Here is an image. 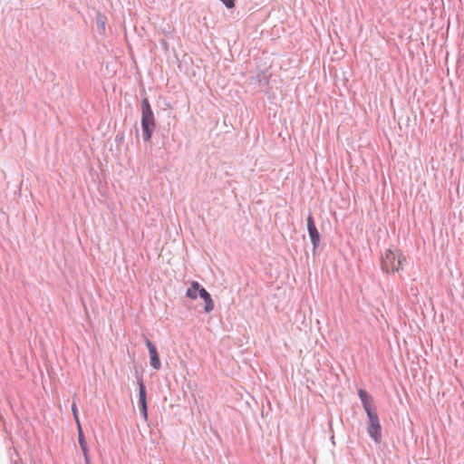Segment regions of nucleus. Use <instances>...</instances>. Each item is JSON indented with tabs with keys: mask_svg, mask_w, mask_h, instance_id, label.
<instances>
[{
	"mask_svg": "<svg viewBox=\"0 0 464 464\" xmlns=\"http://www.w3.org/2000/svg\"><path fill=\"white\" fill-rule=\"evenodd\" d=\"M141 110V130H142V139L144 142H148L151 140L152 134L156 128V121L154 117V112L151 109L150 103L147 97L141 100L140 103Z\"/></svg>",
	"mask_w": 464,
	"mask_h": 464,
	"instance_id": "1",
	"label": "nucleus"
},
{
	"mask_svg": "<svg viewBox=\"0 0 464 464\" xmlns=\"http://www.w3.org/2000/svg\"><path fill=\"white\" fill-rule=\"evenodd\" d=\"M406 262L405 256L400 251L386 250L382 256V270L386 273H395L402 269L403 263Z\"/></svg>",
	"mask_w": 464,
	"mask_h": 464,
	"instance_id": "2",
	"label": "nucleus"
},
{
	"mask_svg": "<svg viewBox=\"0 0 464 464\" xmlns=\"http://www.w3.org/2000/svg\"><path fill=\"white\" fill-rule=\"evenodd\" d=\"M369 419V423L367 427V432L371 439L374 440L376 443H380L382 440V426L380 423V420L376 411L371 412V414H366Z\"/></svg>",
	"mask_w": 464,
	"mask_h": 464,
	"instance_id": "3",
	"label": "nucleus"
},
{
	"mask_svg": "<svg viewBox=\"0 0 464 464\" xmlns=\"http://www.w3.org/2000/svg\"><path fill=\"white\" fill-rule=\"evenodd\" d=\"M137 382L139 385V409L140 411L145 420H148V405H147V392L146 386L143 382V380L140 376L137 377Z\"/></svg>",
	"mask_w": 464,
	"mask_h": 464,
	"instance_id": "4",
	"label": "nucleus"
},
{
	"mask_svg": "<svg viewBox=\"0 0 464 464\" xmlns=\"http://www.w3.org/2000/svg\"><path fill=\"white\" fill-rule=\"evenodd\" d=\"M308 235L313 245V253L315 255L316 248L320 243V233L315 226L313 215L310 213L306 218Z\"/></svg>",
	"mask_w": 464,
	"mask_h": 464,
	"instance_id": "5",
	"label": "nucleus"
},
{
	"mask_svg": "<svg viewBox=\"0 0 464 464\" xmlns=\"http://www.w3.org/2000/svg\"><path fill=\"white\" fill-rule=\"evenodd\" d=\"M145 343L149 350L150 365L152 366L153 369L160 370L161 367V362H160V355H159L156 346L148 338H146Z\"/></svg>",
	"mask_w": 464,
	"mask_h": 464,
	"instance_id": "6",
	"label": "nucleus"
},
{
	"mask_svg": "<svg viewBox=\"0 0 464 464\" xmlns=\"http://www.w3.org/2000/svg\"><path fill=\"white\" fill-rule=\"evenodd\" d=\"M358 396L362 401V407L366 412V414H371V412L376 411L375 407L372 405V397L363 389H360L358 391Z\"/></svg>",
	"mask_w": 464,
	"mask_h": 464,
	"instance_id": "7",
	"label": "nucleus"
},
{
	"mask_svg": "<svg viewBox=\"0 0 464 464\" xmlns=\"http://www.w3.org/2000/svg\"><path fill=\"white\" fill-rule=\"evenodd\" d=\"M203 286L197 281H192L190 286L186 291V296L190 299H197L200 295Z\"/></svg>",
	"mask_w": 464,
	"mask_h": 464,
	"instance_id": "8",
	"label": "nucleus"
},
{
	"mask_svg": "<svg viewBox=\"0 0 464 464\" xmlns=\"http://www.w3.org/2000/svg\"><path fill=\"white\" fill-rule=\"evenodd\" d=\"M200 298L203 299L205 304H204V311L205 313H210L214 309V302L211 297V295L205 289L201 290L200 292Z\"/></svg>",
	"mask_w": 464,
	"mask_h": 464,
	"instance_id": "9",
	"label": "nucleus"
},
{
	"mask_svg": "<svg viewBox=\"0 0 464 464\" xmlns=\"http://www.w3.org/2000/svg\"><path fill=\"white\" fill-rule=\"evenodd\" d=\"M78 441L83 456L89 455V449L81 424H79L78 428Z\"/></svg>",
	"mask_w": 464,
	"mask_h": 464,
	"instance_id": "10",
	"label": "nucleus"
},
{
	"mask_svg": "<svg viewBox=\"0 0 464 464\" xmlns=\"http://www.w3.org/2000/svg\"><path fill=\"white\" fill-rule=\"evenodd\" d=\"M72 411L73 417H74V419H75V420L77 422V426L79 427V424H81V423H80V420H79L77 406H76L75 403H73L72 405Z\"/></svg>",
	"mask_w": 464,
	"mask_h": 464,
	"instance_id": "11",
	"label": "nucleus"
},
{
	"mask_svg": "<svg viewBox=\"0 0 464 464\" xmlns=\"http://www.w3.org/2000/svg\"><path fill=\"white\" fill-rule=\"evenodd\" d=\"M97 25L99 28L104 30L105 29V21H104V17H102V16H98L97 18Z\"/></svg>",
	"mask_w": 464,
	"mask_h": 464,
	"instance_id": "12",
	"label": "nucleus"
},
{
	"mask_svg": "<svg viewBox=\"0 0 464 464\" xmlns=\"http://www.w3.org/2000/svg\"><path fill=\"white\" fill-rule=\"evenodd\" d=\"M83 457H84L85 464H91L90 456L86 455V456H83Z\"/></svg>",
	"mask_w": 464,
	"mask_h": 464,
	"instance_id": "13",
	"label": "nucleus"
},
{
	"mask_svg": "<svg viewBox=\"0 0 464 464\" xmlns=\"http://www.w3.org/2000/svg\"><path fill=\"white\" fill-rule=\"evenodd\" d=\"M14 464H19L18 460H15V461H14Z\"/></svg>",
	"mask_w": 464,
	"mask_h": 464,
	"instance_id": "14",
	"label": "nucleus"
}]
</instances>
